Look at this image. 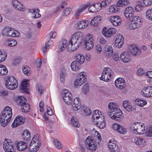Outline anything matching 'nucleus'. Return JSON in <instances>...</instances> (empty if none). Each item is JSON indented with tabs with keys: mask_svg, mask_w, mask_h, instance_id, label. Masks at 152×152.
Wrapping results in <instances>:
<instances>
[{
	"mask_svg": "<svg viewBox=\"0 0 152 152\" xmlns=\"http://www.w3.org/2000/svg\"><path fill=\"white\" fill-rule=\"evenodd\" d=\"M66 73V70L65 69L62 70L60 75V81L62 83H64L65 81L64 77Z\"/></svg>",
	"mask_w": 152,
	"mask_h": 152,
	"instance_id": "50",
	"label": "nucleus"
},
{
	"mask_svg": "<svg viewBox=\"0 0 152 152\" xmlns=\"http://www.w3.org/2000/svg\"><path fill=\"white\" fill-rule=\"evenodd\" d=\"M68 45L67 41L66 39L63 40L60 42L58 45V50L61 52L64 51L65 48L68 50Z\"/></svg>",
	"mask_w": 152,
	"mask_h": 152,
	"instance_id": "24",
	"label": "nucleus"
},
{
	"mask_svg": "<svg viewBox=\"0 0 152 152\" xmlns=\"http://www.w3.org/2000/svg\"><path fill=\"white\" fill-rule=\"evenodd\" d=\"M88 21L86 20L80 21L77 23L78 27L79 28L83 29L86 27L88 25Z\"/></svg>",
	"mask_w": 152,
	"mask_h": 152,
	"instance_id": "31",
	"label": "nucleus"
},
{
	"mask_svg": "<svg viewBox=\"0 0 152 152\" xmlns=\"http://www.w3.org/2000/svg\"><path fill=\"white\" fill-rule=\"evenodd\" d=\"M24 119L23 116L20 115L18 116L15 119L12 124L13 128H15L21 124H23L24 122Z\"/></svg>",
	"mask_w": 152,
	"mask_h": 152,
	"instance_id": "20",
	"label": "nucleus"
},
{
	"mask_svg": "<svg viewBox=\"0 0 152 152\" xmlns=\"http://www.w3.org/2000/svg\"><path fill=\"white\" fill-rule=\"evenodd\" d=\"M124 39V37L121 34L118 35L115 40V46L118 48H120L123 45Z\"/></svg>",
	"mask_w": 152,
	"mask_h": 152,
	"instance_id": "22",
	"label": "nucleus"
},
{
	"mask_svg": "<svg viewBox=\"0 0 152 152\" xmlns=\"http://www.w3.org/2000/svg\"><path fill=\"white\" fill-rule=\"evenodd\" d=\"M63 99L65 103L68 105H70L72 102V97H63Z\"/></svg>",
	"mask_w": 152,
	"mask_h": 152,
	"instance_id": "53",
	"label": "nucleus"
},
{
	"mask_svg": "<svg viewBox=\"0 0 152 152\" xmlns=\"http://www.w3.org/2000/svg\"><path fill=\"white\" fill-rule=\"evenodd\" d=\"M79 100L80 99L77 97L75 99L73 103L72 104V106H75V105L78 104V108H81V104Z\"/></svg>",
	"mask_w": 152,
	"mask_h": 152,
	"instance_id": "55",
	"label": "nucleus"
},
{
	"mask_svg": "<svg viewBox=\"0 0 152 152\" xmlns=\"http://www.w3.org/2000/svg\"><path fill=\"white\" fill-rule=\"evenodd\" d=\"M112 126L113 129L120 134H125L126 133L127 131L126 128L117 124H113Z\"/></svg>",
	"mask_w": 152,
	"mask_h": 152,
	"instance_id": "17",
	"label": "nucleus"
},
{
	"mask_svg": "<svg viewBox=\"0 0 152 152\" xmlns=\"http://www.w3.org/2000/svg\"><path fill=\"white\" fill-rule=\"evenodd\" d=\"M146 18L152 21V9H148L146 12Z\"/></svg>",
	"mask_w": 152,
	"mask_h": 152,
	"instance_id": "49",
	"label": "nucleus"
},
{
	"mask_svg": "<svg viewBox=\"0 0 152 152\" xmlns=\"http://www.w3.org/2000/svg\"><path fill=\"white\" fill-rule=\"evenodd\" d=\"M133 141L137 145H140L144 144L145 141L143 139L140 137H136L134 138Z\"/></svg>",
	"mask_w": 152,
	"mask_h": 152,
	"instance_id": "33",
	"label": "nucleus"
},
{
	"mask_svg": "<svg viewBox=\"0 0 152 152\" xmlns=\"http://www.w3.org/2000/svg\"><path fill=\"white\" fill-rule=\"evenodd\" d=\"M86 144L87 148L92 151H95L97 148L96 143L94 140L90 136L88 137L87 138Z\"/></svg>",
	"mask_w": 152,
	"mask_h": 152,
	"instance_id": "10",
	"label": "nucleus"
},
{
	"mask_svg": "<svg viewBox=\"0 0 152 152\" xmlns=\"http://www.w3.org/2000/svg\"><path fill=\"white\" fill-rule=\"evenodd\" d=\"M22 70L24 74L28 76L30 74V69L27 65H24L23 66Z\"/></svg>",
	"mask_w": 152,
	"mask_h": 152,
	"instance_id": "41",
	"label": "nucleus"
},
{
	"mask_svg": "<svg viewBox=\"0 0 152 152\" xmlns=\"http://www.w3.org/2000/svg\"><path fill=\"white\" fill-rule=\"evenodd\" d=\"M123 106L128 112H131L136 110V107L132 105L130 102L128 100H125L123 102Z\"/></svg>",
	"mask_w": 152,
	"mask_h": 152,
	"instance_id": "12",
	"label": "nucleus"
},
{
	"mask_svg": "<svg viewBox=\"0 0 152 152\" xmlns=\"http://www.w3.org/2000/svg\"><path fill=\"white\" fill-rule=\"evenodd\" d=\"M109 20L112 25L115 26L121 25L122 21L121 18L118 16H111Z\"/></svg>",
	"mask_w": 152,
	"mask_h": 152,
	"instance_id": "18",
	"label": "nucleus"
},
{
	"mask_svg": "<svg viewBox=\"0 0 152 152\" xmlns=\"http://www.w3.org/2000/svg\"><path fill=\"white\" fill-rule=\"evenodd\" d=\"M36 63L37 67H40L42 63L41 59L39 58H37L36 60Z\"/></svg>",
	"mask_w": 152,
	"mask_h": 152,
	"instance_id": "64",
	"label": "nucleus"
},
{
	"mask_svg": "<svg viewBox=\"0 0 152 152\" xmlns=\"http://www.w3.org/2000/svg\"><path fill=\"white\" fill-rule=\"evenodd\" d=\"M31 135L29 132L28 130L24 131L22 136V138L25 141H26L27 142L30 139Z\"/></svg>",
	"mask_w": 152,
	"mask_h": 152,
	"instance_id": "35",
	"label": "nucleus"
},
{
	"mask_svg": "<svg viewBox=\"0 0 152 152\" xmlns=\"http://www.w3.org/2000/svg\"><path fill=\"white\" fill-rule=\"evenodd\" d=\"M84 43L85 48L87 50H90L93 47L94 43L92 35H89L86 37L84 41Z\"/></svg>",
	"mask_w": 152,
	"mask_h": 152,
	"instance_id": "11",
	"label": "nucleus"
},
{
	"mask_svg": "<svg viewBox=\"0 0 152 152\" xmlns=\"http://www.w3.org/2000/svg\"><path fill=\"white\" fill-rule=\"evenodd\" d=\"M108 108L110 110V111L109 112H112L113 111H115V109H119L117 108L116 104L115 103L110 102V103L108 105Z\"/></svg>",
	"mask_w": 152,
	"mask_h": 152,
	"instance_id": "39",
	"label": "nucleus"
},
{
	"mask_svg": "<svg viewBox=\"0 0 152 152\" xmlns=\"http://www.w3.org/2000/svg\"><path fill=\"white\" fill-rule=\"evenodd\" d=\"M29 80H25L21 83L20 88L21 90L26 93H28L29 90Z\"/></svg>",
	"mask_w": 152,
	"mask_h": 152,
	"instance_id": "21",
	"label": "nucleus"
},
{
	"mask_svg": "<svg viewBox=\"0 0 152 152\" xmlns=\"http://www.w3.org/2000/svg\"><path fill=\"white\" fill-rule=\"evenodd\" d=\"M89 6V5H85L80 7L79 9L76 10L74 14L75 18L77 19H78V17L82 13V12L88 8Z\"/></svg>",
	"mask_w": 152,
	"mask_h": 152,
	"instance_id": "25",
	"label": "nucleus"
},
{
	"mask_svg": "<svg viewBox=\"0 0 152 152\" xmlns=\"http://www.w3.org/2000/svg\"><path fill=\"white\" fill-rule=\"evenodd\" d=\"M2 34L4 35L12 37H19L20 36L19 32L17 30L9 27L3 29Z\"/></svg>",
	"mask_w": 152,
	"mask_h": 152,
	"instance_id": "8",
	"label": "nucleus"
},
{
	"mask_svg": "<svg viewBox=\"0 0 152 152\" xmlns=\"http://www.w3.org/2000/svg\"><path fill=\"white\" fill-rule=\"evenodd\" d=\"M12 115L11 108L7 106L4 109L0 116V121L3 127L6 126L11 120Z\"/></svg>",
	"mask_w": 152,
	"mask_h": 152,
	"instance_id": "2",
	"label": "nucleus"
},
{
	"mask_svg": "<svg viewBox=\"0 0 152 152\" xmlns=\"http://www.w3.org/2000/svg\"><path fill=\"white\" fill-rule=\"evenodd\" d=\"M29 12L33 13L34 15L33 16V18H37L41 17V15L39 13H37L35 10L31 9L29 10Z\"/></svg>",
	"mask_w": 152,
	"mask_h": 152,
	"instance_id": "47",
	"label": "nucleus"
},
{
	"mask_svg": "<svg viewBox=\"0 0 152 152\" xmlns=\"http://www.w3.org/2000/svg\"><path fill=\"white\" fill-rule=\"evenodd\" d=\"M3 148L5 152H15L13 147V143L11 140L6 139L3 144Z\"/></svg>",
	"mask_w": 152,
	"mask_h": 152,
	"instance_id": "9",
	"label": "nucleus"
},
{
	"mask_svg": "<svg viewBox=\"0 0 152 152\" xmlns=\"http://www.w3.org/2000/svg\"><path fill=\"white\" fill-rule=\"evenodd\" d=\"M70 124L74 127H79L80 124L77 118L75 116H72L71 119Z\"/></svg>",
	"mask_w": 152,
	"mask_h": 152,
	"instance_id": "32",
	"label": "nucleus"
},
{
	"mask_svg": "<svg viewBox=\"0 0 152 152\" xmlns=\"http://www.w3.org/2000/svg\"><path fill=\"white\" fill-rule=\"evenodd\" d=\"M26 101L25 97L20 96L17 99L16 102L19 105H21L22 104H23L26 103Z\"/></svg>",
	"mask_w": 152,
	"mask_h": 152,
	"instance_id": "38",
	"label": "nucleus"
},
{
	"mask_svg": "<svg viewBox=\"0 0 152 152\" xmlns=\"http://www.w3.org/2000/svg\"><path fill=\"white\" fill-rule=\"evenodd\" d=\"M77 39H76V38L73 35L69 41L68 43L74 44L75 47H73L74 48H72V49H71V48H69L70 50H71L72 51L74 49H76L77 48H78L79 45L78 42H77Z\"/></svg>",
	"mask_w": 152,
	"mask_h": 152,
	"instance_id": "27",
	"label": "nucleus"
},
{
	"mask_svg": "<svg viewBox=\"0 0 152 152\" xmlns=\"http://www.w3.org/2000/svg\"><path fill=\"white\" fill-rule=\"evenodd\" d=\"M113 75L114 72L110 68L108 67H105L104 69L100 79L105 81H108L113 78Z\"/></svg>",
	"mask_w": 152,
	"mask_h": 152,
	"instance_id": "6",
	"label": "nucleus"
},
{
	"mask_svg": "<svg viewBox=\"0 0 152 152\" xmlns=\"http://www.w3.org/2000/svg\"><path fill=\"white\" fill-rule=\"evenodd\" d=\"M85 74L86 73L84 72H81L79 74L77 78L84 83L86 81V76Z\"/></svg>",
	"mask_w": 152,
	"mask_h": 152,
	"instance_id": "43",
	"label": "nucleus"
},
{
	"mask_svg": "<svg viewBox=\"0 0 152 152\" xmlns=\"http://www.w3.org/2000/svg\"><path fill=\"white\" fill-rule=\"evenodd\" d=\"M21 58L20 57H17L15 59L13 62V64L14 65H16L19 64L21 60Z\"/></svg>",
	"mask_w": 152,
	"mask_h": 152,
	"instance_id": "63",
	"label": "nucleus"
},
{
	"mask_svg": "<svg viewBox=\"0 0 152 152\" xmlns=\"http://www.w3.org/2000/svg\"><path fill=\"white\" fill-rule=\"evenodd\" d=\"M83 110L85 115H90L91 114V111L90 108L89 107L84 106Z\"/></svg>",
	"mask_w": 152,
	"mask_h": 152,
	"instance_id": "46",
	"label": "nucleus"
},
{
	"mask_svg": "<svg viewBox=\"0 0 152 152\" xmlns=\"http://www.w3.org/2000/svg\"><path fill=\"white\" fill-rule=\"evenodd\" d=\"M119 9L117 6H111L109 8V11L110 12L117 13L118 12Z\"/></svg>",
	"mask_w": 152,
	"mask_h": 152,
	"instance_id": "48",
	"label": "nucleus"
},
{
	"mask_svg": "<svg viewBox=\"0 0 152 152\" xmlns=\"http://www.w3.org/2000/svg\"><path fill=\"white\" fill-rule=\"evenodd\" d=\"M108 115L113 120L121 121L123 118V114L121 110L120 109H115V111H113L110 113H108Z\"/></svg>",
	"mask_w": 152,
	"mask_h": 152,
	"instance_id": "7",
	"label": "nucleus"
},
{
	"mask_svg": "<svg viewBox=\"0 0 152 152\" xmlns=\"http://www.w3.org/2000/svg\"><path fill=\"white\" fill-rule=\"evenodd\" d=\"M15 8L17 10L21 11H24L25 10L24 6L20 2L19 3V4L18 5V6L16 7Z\"/></svg>",
	"mask_w": 152,
	"mask_h": 152,
	"instance_id": "56",
	"label": "nucleus"
},
{
	"mask_svg": "<svg viewBox=\"0 0 152 152\" xmlns=\"http://www.w3.org/2000/svg\"><path fill=\"white\" fill-rule=\"evenodd\" d=\"M83 83L82 81L77 78L74 80V86L77 88L81 86Z\"/></svg>",
	"mask_w": 152,
	"mask_h": 152,
	"instance_id": "45",
	"label": "nucleus"
},
{
	"mask_svg": "<svg viewBox=\"0 0 152 152\" xmlns=\"http://www.w3.org/2000/svg\"><path fill=\"white\" fill-rule=\"evenodd\" d=\"M75 57L77 59L76 61L80 64H83L85 61L84 57L82 54H77Z\"/></svg>",
	"mask_w": 152,
	"mask_h": 152,
	"instance_id": "36",
	"label": "nucleus"
},
{
	"mask_svg": "<svg viewBox=\"0 0 152 152\" xmlns=\"http://www.w3.org/2000/svg\"><path fill=\"white\" fill-rule=\"evenodd\" d=\"M108 147L111 152H119V149L115 141L110 140L108 143Z\"/></svg>",
	"mask_w": 152,
	"mask_h": 152,
	"instance_id": "14",
	"label": "nucleus"
},
{
	"mask_svg": "<svg viewBox=\"0 0 152 152\" xmlns=\"http://www.w3.org/2000/svg\"><path fill=\"white\" fill-rule=\"evenodd\" d=\"M104 118L102 116L101 111L98 110H96L93 112L92 117V120L93 122H96V120H101Z\"/></svg>",
	"mask_w": 152,
	"mask_h": 152,
	"instance_id": "23",
	"label": "nucleus"
},
{
	"mask_svg": "<svg viewBox=\"0 0 152 152\" xmlns=\"http://www.w3.org/2000/svg\"><path fill=\"white\" fill-rule=\"evenodd\" d=\"M72 9L70 8H66L64 11L63 15L65 16H67L70 13Z\"/></svg>",
	"mask_w": 152,
	"mask_h": 152,
	"instance_id": "59",
	"label": "nucleus"
},
{
	"mask_svg": "<svg viewBox=\"0 0 152 152\" xmlns=\"http://www.w3.org/2000/svg\"><path fill=\"white\" fill-rule=\"evenodd\" d=\"M27 143L23 141H20L17 143V147L18 150L20 151H23L27 148Z\"/></svg>",
	"mask_w": 152,
	"mask_h": 152,
	"instance_id": "28",
	"label": "nucleus"
},
{
	"mask_svg": "<svg viewBox=\"0 0 152 152\" xmlns=\"http://www.w3.org/2000/svg\"><path fill=\"white\" fill-rule=\"evenodd\" d=\"M130 4V2L127 0H120L117 3V7H125Z\"/></svg>",
	"mask_w": 152,
	"mask_h": 152,
	"instance_id": "37",
	"label": "nucleus"
},
{
	"mask_svg": "<svg viewBox=\"0 0 152 152\" xmlns=\"http://www.w3.org/2000/svg\"><path fill=\"white\" fill-rule=\"evenodd\" d=\"M102 19V18L99 15L94 17L91 20V26H96L100 23Z\"/></svg>",
	"mask_w": 152,
	"mask_h": 152,
	"instance_id": "26",
	"label": "nucleus"
},
{
	"mask_svg": "<svg viewBox=\"0 0 152 152\" xmlns=\"http://www.w3.org/2000/svg\"><path fill=\"white\" fill-rule=\"evenodd\" d=\"M21 110L22 112L27 113L30 110V107L29 104L27 103H26L24 104H22L20 105Z\"/></svg>",
	"mask_w": 152,
	"mask_h": 152,
	"instance_id": "34",
	"label": "nucleus"
},
{
	"mask_svg": "<svg viewBox=\"0 0 152 152\" xmlns=\"http://www.w3.org/2000/svg\"><path fill=\"white\" fill-rule=\"evenodd\" d=\"M121 60L124 63L130 62L132 59L131 56L128 51H124L120 55V56Z\"/></svg>",
	"mask_w": 152,
	"mask_h": 152,
	"instance_id": "15",
	"label": "nucleus"
},
{
	"mask_svg": "<svg viewBox=\"0 0 152 152\" xmlns=\"http://www.w3.org/2000/svg\"><path fill=\"white\" fill-rule=\"evenodd\" d=\"M17 44V42L15 40L12 39L8 42V44L10 47H13L16 45Z\"/></svg>",
	"mask_w": 152,
	"mask_h": 152,
	"instance_id": "58",
	"label": "nucleus"
},
{
	"mask_svg": "<svg viewBox=\"0 0 152 152\" xmlns=\"http://www.w3.org/2000/svg\"><path fill=\"white\" fill-rule=\"evenodd\" d=\"M106 28H104L102 31V33L104 36L107 37H110L111 35L110 33L108 30L107 31H106Z\"/></svg>",
	"mask_w": 152,
	"mask_h": 152,
	"instance_id": "54",
	"label": "nucleus"
},
{
	"mask_svg": "<svg viewBox=\"0 0 152 152\" xmlns=\"http://www.w3.org/2000/svg\"><path fill=\"white\" fill-rule=\"evenodd\" d=\"M141 94L144 97H152V86H148L144 87L141 92Z\"/></svg>",
	"mask_w": 152,
	"mask_h": 152,
	"instance_id": "13",
	"label": "nucleus"
},
{
	"mask_svg": "<svg viewBox=\"0 0 152 152\" xmlns=\"http://www.w3.org/2000/svg\"><path fill=\"white\" fill-rule=\"evenodd\" d=\"M53 43L52 41H49L44 47L42 48V50L43 52H45L47 51V49H48V47H49L51 45H52Z\"/></svg>",
	"mask_w": 152,
	"mask_h": 152,
	"instance_id": "51",
	"label": "nucleus"
},
{
	"mask_svg": "<svg viewBox=\"0 0 152 152\" xmlns=\"http://www.w3.org/2000/svg\"><path fill=\"white\" fill-rule=\"evenodd\" d=\"M54 144L56 147L58 149L62 148V145L61 144L60 142L57 140L54 141Z\"/></svg>",
	"mask_w": 152,
	"mask_h": 152,
	"instance_id": "60",
	"label": "nucleus"
},
{
	"mask_svg": "<svg viewBox=\"0 0 152 152\" xmlns=\"http://www.w3.org/2000/svg\"><path fill=\"white\" fill-rule=\"evenodd\" d=\"M94 137L96 138H98V143H99V142H100L102 140V137L101 134L99 133V132L97 131L94 132Z\"/></svg>",
	"mask_w": 152,
	"mask_h": 152,
	"instance_id": "57",
	"label": "nucleus"
},
{
	"mask_svg": "<svg viewBox=\"0 0 152 152\" xmlns=\"http://www.w3.org/2000/svg\"><path fill=\"white\" fill-rule=\"evenodd\" d=\"M5 85L8 89L12 90L16 88L18 86V83L15 78L12 76H7L5 78Z\"/></svg>",
	"mask_w": 152,
	"mask_h": 152,
	"instance_id": "5",
	"label": "nucleus"
},
{
	"mask_svg": "<svg viewBox=\"0 0 152 152\" xmlns=\"http://www.w3.org/2000/svg\"><path fill=\"white\" fill-rule=\"evenodd\" d=\"M38 134L35 135L30 143L29 148V152H36L39 150L41 143L39 140Z\"/></svg>",
	"mask_w": 152,
	"mask_h": 152,
	"instance_id": "3",
	"label": "nucleus"
},
{
	"mask_svg": "<svg viewBox=\"0 0 152 152\" xmlns=\"http://www.w3.org/2000/svg\"><path fill=\"white\" fill-rule=\"evenodd\" d=\"M89 89V85L87 83H85L83 86L82 89V92L84 93H86L88 92Z\"/></svg>",
	"mask_w": 152,
	"mask_h": 152,
	"instance_id": "52",
	"label": "nucleus"
},
{
	"mask_svg": "<svg viewBox=\"0 0 152 152\" xmlns=\"http://www.w3.org/2000/svg\"><path fill=\"white\" fill-rule=\"evenodd\" d=\"M7 72L8 70L6 67L4 65H3V66H1L0 69V75H5Z\"/></svg>",
	"mask_w": 152,
	"mask_h": 152,
	"instance_id": "44",
	"label": "nucleus"
},
{
	"mask_svg": "<svg viewBox=\"0 0 152 152\" xmlns=\"http://www.w3.org/2000/svg\"><path fill=\"white\" fill-rule=\"evenodd\" d=\"M80 64L77 61H74L72 62L71 64L72 69L74 71H76L79 70L80 66Z\"/></svg>",
	"mask_w": 152,
	"mask_h": 152,
	"instance_id": "30",
	"label": "nucleus"
},
{
	"mask_svg": "<svg viewBox=\"0 0 152 152\" xmlns=\"http://www.w3.org/2000/svg\"><path fill=\"white\" fill-rule=\"evenodd\" d=\"M137 104L141 107H143L147 103L146 100L141 99H137L135 100Z\"/></svg>",
	"mask_w": 152,
	"mask_h": 152,
	"instance_id": "40",
	"label": "nucleus"
},
{
	"mask_svg": "<svg viewBox=\"0 0 152 152\" xmlns=\"http://www.w3.org/2000/svg\"><path fill=\"white\" fill-rule=\"evenodd\" d=\"M103 120L101 119L98 120L96 122L95 124L96 126L101 129H103L104 128L106 125L105 122L104 121V118H103Z\"/></svg>",
	"mask_w": 152,
	"mask_h": 152,
	"instance_id": "29",
	"label": "nucleus"
},
{
	"mask_svg": "<svg viewBox=\"0 0 152 152\" xmlns=\"http://www.w3.org/2000/svg\"><path fill=\"white\" fill-rule=\"evenodd\" d=\"M73 35L76 38L77 40H81L82 37L83 36V32L81 31H78L74 34Z\"/></svg>",
	"mask_w": 152,
	"mask_h": 152,
	"instance_id": "42",
	"label": "nucleus"
},
{
	"mask_svg": "<svg viewBox=\"0 0 152 152\" xmlns=\"http://www.w3.org/2000/svg\"><path fill=\"white\" fill-rule=\"evenodd\" d=\"M143 3L145 5L148 6L152 4V0H143Z\"/></svg>",
	"mask_w": 152,
	"mask_h": 152,
	"instance_id": "62",
	"label": "nucleus"
},
{
	"mask_svg": "<svg viewBox=\"0 0 152 152\" xmlns=\"http://www.w3.org/2000/svg\"><path fill=\"white\" fill-rule=\"evenodd\" d=\"M128 52L133 56L137 55L140 53V51L135 45H132L128 46Z\"/></svg>",
	"mask_w": 152,
	"mask_h": 152,
	"instance_id": "19",
	"label": "nucleus"
},
{
	"mask_svg": "<svg viewBox=\"0 0 152 152\" xmlns=\"http://www.w3.org/2000/svg\"><path fill=\"white\" fill-rule=\"evenodd\" d=\"M131 129L135 134H143L146 132L147 128L143 124L136 123L133 124Z\"/></svg>",
	"mask_w": 152,
	"mask_h": 152,
	"instance_id": "4",
	"label": "nucleus"
},
{
	"mask_svg": "<svg viewBox=\"0 0 152 152\" xmlns=\"http://www.w3.org/2000/svg\"><path fill=\"white\" fill-rule=\"evenodd\" d=\"M134 13L133 7L129 6L125 9L124 14L126 18H129L130 20L132 21L129 27L131 29H135L140 28L142 25V23L141 18L138 16L134 15Z\"/></svg>",
	"mask_w": 152,
	"mask_h": 152,
	"instance_id": "1",
	"label": "nucleus"
},
{
	"mask_svg": "<svg viewBox=\"0 0 152 152\" xmlns=\"http://www.w3.org/2000/svg\"><path fill=\"white\" fill-rule=\"evenodd\" d=\"M125 82L123 78H118L115 82V85L120 90L123 89L126 86Z\"/></svg>",
	"mask_w": 152,
	"mask_h": 152,
	"instance_id": "16",
	"label": "nucleus"
},
{
	"mask_svg": "<svg viewBox=\"0 0 152 152\" xmlns=\"http://www.w3.org/2000/svg\"><path fill=\"white\" fill-rule=\"evenodd\" d=\"M88 11L94 13L96 12V10L95 8L94 5L90 6L88 9Z\"/></svg>",
	"mask_w": 152,
	"mask_h": 152,
	"instance_id": "61",
	"label": "nucleus"
}]
</instances>
